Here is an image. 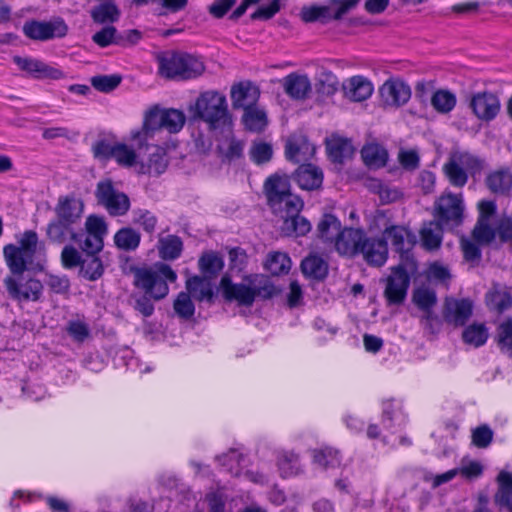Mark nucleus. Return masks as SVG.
<instances>
[{
	"label": "nucleus",
	"mask_w": 512,
	"mask_h": 512,
	"mask_svg": "<svg viewBox=\"0 0 512 512\" xmlns=\"http://www.w3.org/2000/svg\"><path fill=\"white\" fill-rule=\"evenodd\" d=\"M410 278L402 266L392 269L391 275L387 278V285L384 291L385 297L390 304H400L406 297Z\"/></svg>",
	"instance_id": "nucleus-17"
},
{
	"label": "nucleus",
	"mask_w": 512,
	"mask_h": 512,
	"mask_svg": "<svg viewBox=\"0 0 512 512\" xmlns=\"http://www.w3.org/2000/svg\"><path fill=\"white\" fill-rule=\"evenodd\" d=\"M277 465L282 477H292L302 471L298 456L293 452L281 451L277 456Z\"/></svg>",
	"instance_id": "nucleus-38"
},
{
	"label": "nucleus",
	"mask_w": 512,
	"mask_h": 512,
	"mask_svg": "<svg viewBox=\"0 0 512 512\" xmlns=\"http://www.w3.org/2000/svg\"><path fill=\"white\" fill-rule=\"evenodd\" d=\"M83 212V201L72 194L60 196L54 207L55 218L75 225L80 223Z\"/></svg>",
	"instance_id": "nucleus-19"
},
{
	"label": "nucleus",
	"mask_w": 512,
	"mask_h": 512,
	"mask_svg": "<svg viewBox=\"0 0 512 512\" xmlns=\"http://www.w3.org/2000/svg\"><path fill=\"white\" fill-rule=\"evenodd\" d=\"M14 62L20 69L27 71L35 77L57 79L62 75L58 69L53 68L38 59L15 56Z\"/></svg>",
	"instance_id": "nucleus-24"
},
{
	"label": "nucleus",
	"mask_w": 512,
	"mask_h": 512,
	"mask_svg": "<svg viewBox=\"0 0 512 512\" xmlns=\"http://www.w3.org/2000/svg\"><path fill=\"white\" fill-rule=\"evenodd\" d=\"M486 303L491 310L502 313L512 307V294L507 287L494 285L486 294Z\"/></svg>",
	"instance_id": "nucleus-30"
},
{
	"label": "nucleus",
	"mask_w": 512,
	"mask_h": 512,
	"mask_svg": "<svg viewBox=\"0 0 512 512\" xmlns=\"http://www.w3.org/2000/svg\"><path fill=\"white\" fill-rule=\"evenodd\" d=\"M247 283L235 284L227 277L221 279V289L229 301H236L242 306H251L256 297L267 299L273 296L275 288L263 275H254L246 279Z\"/></svg>",
	"instance_id": "nucleus-3"
},
{
	"label": "nucleus",
	"mask_w": 512,
	"mask_h": 512,
	"mask_svg": "<svg viewBox=\"0 0 512 512\" xmlns=\"http://www.w3.org/2000/svg\"><path fill=\"white\" fill-rule=\"evenodd\" d=\"M341 232V222L333 215L326 214L318 224V235L325 242L335 244V239Z\"/></svg>",
	"instance_id": "nucleus-39"
},
{
	"label": "nucleus",
	"mask_w": 512,
	"mask_h": 512,
	"mask_svg": "<svg viewBox=\"0 0 512 512\" xmlns=\"http://www.w3.org/2000/svg\"><path fill=\"white\" fill-rule=\"evenodd\" d=\"M131 145L126 143L117 142L115 143L114 160L121 166L133 167L138 173V165L140 164V155L142 150H138V146L131 140Z\"/></svg>",
	"instance_id": "nucleus-26"
},
{
	"label": "nucleus",
	"mask_w": 512,
	"mask_h": 512,
	"mask_svg": "<svg viewBox=\"0 0 512 512\" xmlns=\"http://www.w3.org/2000/svg\"><path fill=\"white\" fill-rule=\"evenodd\" d=\"M83 257L81 253L72 245H66L61 252L62 265L67 269L80 266Z\"/></svg>",
	"instance_id": "nucleus-60"
},
{
	"label": "nucleus",
	"mask_w": 512,
	"mask_h": 512,
	"mask_svg": "<svg viewBox=\"0 0 512 512\" xmlns=\"http://www.w3.org/2000/svg\"><path fill=\"white\" fill-rule=\"evenodd\" d=\"M23 33L32 40L49 41L65 37L68 33V26L60 17L49 21L31 20L24 23Z\"/></svg>",
	"instance_id": "nucleus-12"
},
{
	"label": "nucleus",
	"mask_w": 512,
	"mask_h": 512,
	"mask_svg": "<svg viewBox=\"0 0 512 512\" xmlns=\"http://www.w3.org/2000/svg\"><path fill=\"white\" fill-rule=\"evenodd\" d=\"M295 179L301 189L315 190L322 185L323 173L312 164H303L296 170Z\"/></svg>",
	"instance_id": "nucleus-27"
},
{
	"label": "nucleus",
	"mask_w": 512,
	"mask_h": 512,
	"mask_svg": "<svg viewBox=\"0 0 512 512\" xmlns=\"http://www.w3.org/2000/svg\"><path fill=\"white\" fill-rule=\"evenodd\" d=\"M332 9L333 8H331L330 3L323 6L304 7L301 10V18L304 22L319 21L326 23L328 21L334 20Z\"/></svg>",
	"instance_id": "nucleus-46"
},
{
	"label": "nucleus",
	"mask_w": 512,
	"mask_h": 512,
	"mask_svg": "<svg viewBox=\"0 0 512 512\" xmlns=\"http://www.w3.org/2000/svg\"><path fill=\"white\" fill-rule=\"evenodd\" d=\"M133 223L141 226L146 232L152 233L157 224L155 215L145 209H136L132 213Z\"/></svg>",
	"instance_id": "nucleus-56"
},
{
	"label": "nucleus",
	"mask_w": 512,
	"mask_h": 512,
	"mask_svg": "<svg viewBox=\"0 0 512 512\" xmlns=\"http://www.w3.org/2000/svg\"><path fill=\"white\" fill-rule=\"evenodd\" d=\"M259 96V89L251 82H240L231 88L233 107L242 108L244 111L255 106Z\"/></svg>",
	"instance_id": "nucleus-21"
},
{
	"label": "nucleus",
	"mask_w": 512,
	"mask_h": 512,
	"mask_svg": "<svg viewBox=\"0 0 512 512\" xmlns=\"http://www.w3.org/2000/svg\"><path fill=\"white\" fill-rule=\"evenodd\" d=\"M488 188L494 193L504 194L512 188V170L500 169L492 172L486 179Z\"/></svg>",
	"instance_id": "nucleus-33"
},
{
	"label": "nucleus",
	"mask_w": 512,
	"mask_h": 512,
	"mask_svg": "<svg viewBox=\"0 0 512 512\" xmlns=\"http://www.w3.org/2000/svg\"><path fill=\"white\" fill-rule=\"evenodd\" d=\"M335 249L343 256L362 255L371 266H382L388 257V247L384 239L368 238L361 229L344 228L335 239Z\"/></svg>",
	"instance_id": "nucleus-1"
},
{
	"label": "nucleus",
	"mask_w": 512,
	"mask_h": 512,
	"mask_svg": "<svg viewBox=\"0 0 512 512\" xmlns=\"http://www.w3.org/2000/svg\"><path fill=\"white\" fill-rule=\"evenodd\" d=\"M218 461L222 467L231 473V475L236 477H240L245 468V459L236 450H231L228 453L219 456Z\"/></svg>",
	"instance_id": "nucleus-45"
},
{
	"label": "nucleus",
	"mask_w": 512,
	"mask_h": 512,
	"mask_svg": "<svg viewBox=\"0 0 512 512\" xmlns=\"http://www.w3.org/2000/svg\"><path fill=\"white\" fill-rule=\"evenodd\" d=\"M458 474L466 479L479 477L483 472V466L476 460H462L461 465L457 468Z\"/></svg>",
	"instance_id": "nucleus-63"
},
{
	"label": "nucleus",
	"mask_w": 512,
	"mask_h": 512,
	"mask_svg": "<svg viewBox=\"0 0 512 512\" xmlns=\"http://www.w3.org/2000/svg\"><path fill=\"white\" fill-rule=\"evenodd\" d=\"M413 301L424 311L432 309L436 304L437 298L434 291L427 288H418L413 294Z\"/></svg>",
	"instance_id": "nucleus-57"
},
{
	"label": "nucleus",
	"mask_w": 512,
	"mask_h": 512,
	"mask_svg": "<svg viewBox=\"0 0 512 512\" xmlns=\"http://www.w3.org/2000/svg\"><path fill=\"white\" fill-rule=\"evenodd\" d=\"M462 337L465 343L479 347L486 343L488 331L484 324L474 323L465 328Z\"/></svg>",
	"instance_id": "nucleus-48"
},
{
	"label": "nucleus",
	"mask_w": 512,
	"mask_h": 512,
	"mask_svg": "<svg viewBox=\"0 0 512 512\" xmlns=\"http://www.w3.org/2000/svg\"><path fill=\"white\" fill-rule=\"evenodd\" d=\"M108 233L103 217L89 215L85 220L84 231L78 232L74 242L85 254H98L104 246V237Z\"/></svg>",
	"instance_id": "nucleus-9"
},
{
	"label": "nucleus",
	"mask_w": 512,
	"mask_h": 512,
	"mask_svg": "<svg viewBox=\"0 0 512 512\" xmlns=\"http://www.w3.org/2000/svg\"><path fill=\"white\" fill-rule=\"evenodd\" d=\"M140 150H145V154L141 152L138 165L139 174H149L158 176L165 172L168 167L169 159L167 149L159 145H149L146 141Z\"/></svg>",
	"instance_id": "nucleus-14"
},
{
	"label": "nucleus",
	"mask_w": 512,
	"mask_h": 512,
	"mask_svg": "<svg viewBox=\"0 0 512 512\" xmlns=\"http://www.w3.org/2000/svg\"><path fill=\"white\" fill-rule=\"evenodd\" d=\"M186 289L188 293L198 301H211L213 298V290L211 284L205 278L193 276L186 281Z\"/></svg>",
	"instance_id": "nucleus-36"
},
{
	"label": "nucleus",
	"mask_w": 512,
	"mask_h": 512,
	"mask_svg": "<svg viewBox=\"0 0 512 512\" xmlns=\"http://www.w3.org/2000/svg\"><path fill=\"white\" fill-rule=\"evenodd\" d=\"M315 151V146L303 135L290 137L286 144V156L294 163L310 160Z\"/></svg>",
	"instance_id": "nucleus-22"
},
{
	"label": "nucleus",
	"mask_w": 512,
	"mask_h": 512,
	"mask_svg": "<svg viewBox=\"0 0 512 512\" xmlns=\"http://www.w3.org/2000/svg\"><path fill=\"white\" fill-rule=\"evenodd\" d=\"M470 108L477 118L492 120L500 110L498 97L491 92H479L471 97Z\"/></svg>",
	"instance_id": "nucleus-20"
},
{
	"label": "nucleus",
	"mask_w": 512,
	"mask_h": 512,
	"mask_svg": "<svg viewBox=\"0 0 512 512\" xmlns=\"http://www.w3.org/2000/svg\"><path fill=\"white\" fill-rule=\"evenodd\" d=\"M361 154L365 164L370 168L383 167L388 158L386 149L374 143L365 145Z\"/></svg>",
	"instance_id": "nucleus-37"
},
{
	"label": "nucleus",
	"mask_w": 512,
	"mask_h": 512,
	"mask_svg": "<svg viewBox=\"0 0 512 512\" xmlns=\"http://www.w3.org/2000/svg\"><path fill=\"white\" fill-rule=\"evenodd\" d=\"M285 92L294 99H305L311 92V82L306 75L291 73L283 79Z\"/></svg>",
	"instance_id": "nucleus-28"
},
{
	"label": "nucleus",
	"mask_w": 512,
	"mask_h": 512,
	"mask_svg": "<svg viewBox=\"0 0 512 512\" xmlns=\"http://www.w3.org/2000/svg\"><path fill=\"white\" fill-rule=\"evenodd\" d=\"M242 120L245 127L253 132L262 131L268 123L265 110L256 105L244 111Z\"/></svg>",
	"instance_id": "nucleus-41"
},
{
	"label": "nucleus",
	"mask_w": 512,
	"mask_h": 512,
	"mask_svg": "<svg viewBox=\"0 0 512 512\" xmlns=\"http://www.w3.org/2000/svg\"><path fill=\"white\" fill-rule=\"evenodd\" d=\"M4 285L9 296L18 302H36L43 292V285L38 279L26 277L23 273L7 276Z\"/></svg>",
	"instance_id": "nucleus-10"
},
{
	"label": "nucleus",
	"mask_w": 512,
	"mask_h": 512,
	"mask_svg": "<svg viewBox=\"0 0 512 512\" xmlns=\"http://www.w3.org/2000/svg\"><path fill=\"white\" fill-rule=\"evenodd\" d=\"M3 254L12 274H22L26 270H41L43 268L39 254L21 250L17 248V245H6Z\"/></svg>",
	"instance_id": "nucleus-13"
},
{
	"label": "nucleus",
	"mask_w": 512,
	"mask_h": 512,
	"mask_svg": "<svg viewBox=\"0 0 512 512\" xmlns=\"http://www.w3.org/2000/svg\"><path fill=\"white\" fill-rule=\"evenodd\" d=\"M182 241L175 235H168L159 239L158 251L164 260H174L178 258L182 251Z\"/></svg>",
	"instance_id": "nucleus-43"
},
{
	"label": "nucleus",
	"mask_w": 512,
	"mask_h": 512,
	"mask_svg": "<svg viewBox=\"0 0 512 512\" xmlns=\"http://www.w3.org/2000/svg\"><path fill=\"white\" fill-rule=\"evenodd\" d=\"M104 272L103 264L97 254H86L80 264V274L90 280H97Z\"/></svg>",
	"instance_id": "nucleus-44"
},
{
	"label": "nucleus",
	"mask_w": 512,
	"mask_h": 512,
	"mask_svg": "<svg viewBox=\"0 0 512 512\" xmlns=\"http://www.w3.org/2000/svg\"><path fill=\"white\" fill-rule=\"evenodd\" d=\"M17 248L39 254V239L35 231H25L18 240Z\"/></svg>",
	"instance_id": "nucleus-62"
},
{
	"label": "nucleus",
	"mask_w": 512,
	"mask_h": 512,
	"mask_svg": "<svg viewBox=\"0 0 512 512\" xmlns=\"http://www.w3.org/2000/svg\"><path fill=\"white\" fill-rule=\"evenodd\" d=\"M384 236L398 252L408 251L415 243V236L403 226L394 225L386 228Z\"/></svg>",
	"instance_id": "nucleus-29"
},
{
	"label": "nucleus",
	"mask_w": 512,
	"mask_h": 512,
	"mask_svg": "<svg viewBox=\"0 0 512 512\" xmlns=\"http://www.w3.org/2000/svg\"><path fill=\"white\" fill-rule=\"evenodd\" d=\"M134 284L153 299L160 300L169 293L168 282L177 280L176 272L167 264L159 262L150 268L135 271Z\"/></svg>",
	"instance_id": "nucleus-6"
},
{
	"label": "nucleus",
	"mask_w": 512,
	"mask_h": 512,
	"mask_svg": "<svg viewBox=\"0 0 512 512\" xmlns=\"http://www.w3.org/2000/svg\"><path fill=\"white\" fill-rule=\"evenodd\" d=\"M495 236L494 230L485 219H479L477 225L473 230V239L479 243H489Z\"/></svg>",
	"instance_id": "nucleus-61"
},
{
	"label": "nucleus",
	"mask_w": 512,
	"mask_h": 512,
	"mask_svg": "<svg viewBox=\"0 0 512 512\" xmlns=\"http://www.w3.org/2000/svg\"><path fill=\"white\" fill-rule=\"evenodd\" d=\"M473 303L468 299L446 298L443 306V319L450 325L463 326L471 317Z\"/></svg>",
	"instance_id": "nucleus-18"
},
{
	"label": "nucleus",
	"mask_w": 512,
	"mask_h": 512,
	"mask_svg": "<svg viewBox=\"0 0 512 512\" xmlns=\"http://www.w3.org/2000/svg\"><path fill=\"white\" fill-rule=\"evenodd\" d=\"M328 151L335 162H342L352 155L353 147L351 142L346 139L334 138L328 142Z\"/></svg>",
	"instance_id": "nucleus-49"
},
{
	"label": "nucleus",
	"mask_w": 512,
	"mask_h": 512,
	"mask_svg": "<svg viewBox=\"0 0 512 512\" xmlns=\"http://www.w3.org/2000/svg\"><path fill=\"white\" fill-rule=\"evenodd\" d=\"M481 168V160L473 154L455 151L444 164L443 171L453 186L463 187L468 181V175L480 171Z\"/></svg>",
	"instance_id": "nucleus-8"
},
{
	"label": "nucleus",
	"mask_w": 512,
	"mask_h": 512,
	"mask_svg": "<svg viewBox=\"0 0 512 512\" xmlns=\"http://www.w3.org/2000/svg\"><path fill=\"white\" fill-rule=\"evenodd\" d=\"M406 422L407 417L401 409L397 408L391 412L385 410L383 425L386 429L391 430L392 433L401 432L403 427L406 425Z\"/></svg>",
	"instance_id": "nucleus-53"
},
{
	"label": "nucleus",
	"mask_w": 512,
	"mask_h": 512,
	"mask_svg": "<svg viewBox=\"0 0 512 512\" xmlns=\"http://www.w3.org/2000/svg\"><path fill=\"white\" fill-rule=\"evenodd\" d=\"M174 311L184 319H189L194 315L195 307L189 293L181 292L178 294L174 301Z\"/></svg>",
	"instance_id": "nucleus-55"
},
{
	"label": "nucleus",
	"mask_w": 512,
	"mask_h": 512,
	"mask_svg": "<svg viewBox=\"0 0 512 512\" xmlns=\"http://www.w3.org/2000/svg\"><path fill=\"white\" fill-rule=\"evenodd\" d=\"M299 212L300 211H297L293 214L289 211H284V216H280L283 219L281 229L285 235L290 236L294 234L296 236H301L310 231L311 225L309 221L304 217L299 216Z\"/></svg>",
	"instance_id": "nucleus-32"
},
{
	"label": "nucleus",
	"mask_w": 512,
	"mask_h": 512,
	"mask_svg": "<svg viewBox=\"0 0 512 512\" xmlns=\"http://www.w3.org/2000/svg\"><path fill=\"white\" fill-rule=\"evenodd\" d=\"M264 191L268 204L273 212L284 216V211L295 214L303 208V201L299 196L291 193L289 178L282 174H273L264 183Z\"/></svg>",
	"instance_id": "nucleus-5"
},
{
	"label": "nucleus",
	"mask_w": 512,
	"mask_h": 512,
	"mask_svg": "<svg viewBox=\"0 0 512 512\" xmlns=\"http://www.w3.org/2000/svg\"><path fill=\"white\" fill-rule=\"evenodd\" d=\"M264 268L272 275L287 274L291 269V259L284 252H270L264 262Z\"/></svg>",
	"instance_id": "nucleus-35"
},
{
	"label": "nucleus",
	"mask_w": 512,
	"mask_h": 512,
	"mask_svg": "<svg viewBox=\"0 0 512 512\" xmlns=\"http://www.w3.org/2000/svg\"><path fill=\"white\" fill-rule=\"evenodd\" d=\"M184 124L183 112L177 109H162L159 106H153L145 112L142 127L131 131V140L141 149L157 130L166 129L170 133H176L182 129Z\"/></svg>",
	"instance_id": "nucleus-2"
},
{
	"label": "nucleus",
	"mask_w": 512,
	"mask_h": 512,
	"mask_svg": "<svg viewBox=\"0 0 512 512\" xmlns=\"http://www.w3.org/2000/svg\"><path fill=\"white\" fill-rule=\"evenodd\" d=\"M159 73L166 78L191 79L204 71L203 62L196 56L165 52L158 56Z\"/></svg>",
	"instance_id": "nucleus-7"
},
{
	"label": "nucleus",
	"mask_w": 512,
	"mask_h": 512,
	"mask_svg": "<svg viewBox=\"0 0 512 512\" xmlns=\"http://www.w3.org/2000/svg\"><path fill=\"white\" fill-rule=\"evenodd\" d=\"M93 20L97 23H109L118 19L119 12L115 5L111 3H104L95 7L91 11Z\"/></svg>",
	"instance_id": "nucleus-52"
},
{
	"label": "nucleus",
	"mask_w": 512,
	"mask_h": 512,
	"mask_svg": "<svg viewBox=\"0 0 512 512\" xmlns=\"http://www.w3.org/2000/svg\"><path fill=\"white\" fill-rule=\"evenodd\" d=\"M313 463L322 469H333L340 466L341 459L338 450L325 447L312 452Z\"/></svg>",
	"instance_id": "nucleus-40"
},
{
	"label": "nucleus",
	"mask_w": 512,
	"mask_h": 512,
	"mask_svg": "<svg viewBox=\"0 0 512 512\" xmlns=\"http://www.w3.org/2000/svg\"><path fill=\"white\" fill-rule=\"evenodd\" d=\"M194 116L206 122L211 129H230L231 116L225 95L209 90L201 93L195 103L190 106Z\"/></svg>",
	"instance_id": "nucleus-4"
},
{
	"label": "nucleus",
	"mask_w": 512,
	"mask_h": 512,
	"mask_svg": "<svg viewBox=\"0 0 512 512\" xmlns=\"http://www.w3.org/2000/svg\"><path fill=\"white\" fill-rule=\"evenodd\" d=\"M249 155L254 163L260 165L271 160L273 148L271 144L262 140H257L252 143Z\"/></svg>",
	"instance_id": "nucleus-50"
},
{
	"label": "nucleus",
	"mask_w": 512,
	"mask_h": 512,
	"mask_svg": "<svg viewBox=\"0 0 512 512\" xmlns=\"http://www.w3.org/2000/svg\"><path fill=\"white\" fill-rule=\"evenodd\" d=\"M96 198L110 215L122 216L130 208L129 197L118 190L111 180H103L97 184Z\"/></svg>",
	"instance_id": "nucleus-11"
},
{
	"label": "nucleus",
	"mask_w": 512,
	"mask_h": 512,
	"mask_svg": "<svg viewBox=\"0 0 512 512\" xmlns=\"http://www.w3.org/2000/svg\"><path fill=\"white\" fill-rule=\"evenodd\" d=\"M463 210L461 194L445 193L435 203L436 216L442 223L458 224L461 221Z\"/></svg>",
	"instance_id": "nucleus-15"
},
{
	"label": "nucleus",
	"mask_w": 512,
	"mask_h": 512,
	"mask_svg": "<svg viewBox=\"0 0 512 512\" xmlns=\"http://www.w3.org/2000/svg\"><path fill=\"white\" fill-rule=\"evenodd\" d=\"M114 243L122 250H135L140 244V234L132 228H122L114 235Z\"/></svg>",
	"instance_id": "nucleus-47"
},
{
	"label": "nucleus",
	"mask_w": 512,
	"mask_h": 512,
	"mask_svg": "<svg viewBox=\"0 0 512 512\" xmlns=\"http://www.w3.org/2000/svg\"><path fill=\"white\" fill-rule=\"evenodd\" d=\"M343 89L347 98L355 102H361L372 95L374 88L367 78L354 76L344 83Z\"/></svg>",
	"instance_id": "nucleus-25"
},
{
	"label": "nucleus",
	"mask_w": 512,
	"mask_h": 512,
	"mask_svg": "<svg viewBox=\"0 0 512 512\" xmlns=\"http://www.w3.org/2000/svg\"><path fill=\"white\" fill-rule=\"evenodd\" d=\"M498 344L502 351L512 354V317L500 324Z\"/></svg>",
	"instance_id": "nucleus-58"
},
{
	"label": "nucleus",
	"mask_w": 512,
	"mask_h": 512,
	"mask_svg": "<svg viewBox=\"0 0 512 512\" xmlns=\"http://www.w3.org/2000/svg\"><path fill=\"white\" fill-rule=\"evenodd\" d=\"M121 82L118 75H100L91 79L92 86L101 92H110L115 89Z\"/></svg>",
	"instance_id": "nucleus-59"
},
{
	"label": "nucleus",
	"mask_w": 512,
	"mask_h": 512,
	"mask_svg": "<svg viewBox=\"0 0 512 512\" xmlns=\"http://www.w3.org/2000/svg\"><path fill=\"white\" fill-rule=\"evenodd\" d=\"M222 258L215 253L204 254L199 260L200 270L206 275H216L223 268Z\"/></svg>",
	"instance_id": "nucleus-54"
},
{
	"label": "nucleus",
	"mask_w": 512,
	"mask_h": 512,
	"mask_svg": "<svg viewBox=\"0 0 512 512\" xmlns=\"http://www.w3.org/2000/svg\"><path fill=\"white\" fill-rule=\"evenodd\" d=\"M431 104L440 113L450 112L456 105V97L449 91L438 90L431 99Z\"/></svg>",
	"instance_id": "nucleus-51"
},
{
	"label": "nucleus",
	"mask_w": 512,
	"mask_h": 512,
	"mask_svg": "<svg viewBox=\"0 0 512 512\" xmlns=\"http://www.w3.org/2000/svg\"><path fill=\"white\" fill-rule=\"evenodd\" d=\"M493 438V431L487 426L482 425L473 430L472 442L479 448H486L489 446Z\"/></svg>",
	"instance_id": "nucleus-64"
},
{
	"label": "nucleus",
	"mask_w": 512,
	"mask_h": 512,
	"mask_svg": "<svg viewBox=\"0 0 512 512\" xmlns=\"http://www.w3.org/2000/svg\"><path fill=\"white\" fill-rule=\"evenodd\" d=\"M498 490L494 496L496 505L512 512V473L501 471L497 477Z\"/></svg>",
	"instance_id": "nucleus-31"
},
{
	"label": "nucleus",
	"mask_w": 512,
	"mask_h": 512,
	"mask_svg": "<svg viewBox=\"0 0 512 512\" xmlns=\"http://www.w3.org/2000/svg\"><path fill=\"white\" fill-rule=\"evenodd\" d=\"M379 93L384 104L391 107H400L411 97L410 86L399 78L386 80L380 87Z\"/></svg>",
	"instance_id": "nucleus-16"
},
{
	"label": "nucleus",
	"mask_w": 512,
	"mask_h": 512,
	"mask_svg": "<svg viewBox=\"0 0 512 512\" xmlns=\"http://www.w3.org/2000/svg\"><path fill=\"white\" fill-rule=\"evenodd\" d=\"M421 242L426 250L438 249L442 242V228L439 222L431 221L423 225L421 231Z\"/></svg>",
	"instance_id": "nucleus-34"
},
{
	"label": "nucleus",
	"mask_w": 512,
	"mask_h": 512,
	"mask_svg": "<svg viewBox=\"0 0 512 512\" xmlns=\"http://www.w3.org/2000/svg\"><path fill=\"white\" fill-rule=\"evenodd\" d=\"M75 224L64 222L60 219H52L46 227L47 239L55 244H63L69 240L74 241L78 231Z\"/></svg>",
	"instance_id": "nucleus-23"
},
{
	"label": "nucleus",
	"mask_w": 512,
	"mask_h": 512,
	"mask_svg": "<svg viewBox=\"0 0 512 512\" xmlns=\"http://www.w3.org/2000/svg\"><path fill=\"white\" fill-rule=\"evenodd\" d=\"M301 269L304 275L314 279H323L328 273L327 263L316 255L306 257L301 263Z\"/></svg>",
	"instance_id": "nucleus-42"
}]
</instances>
